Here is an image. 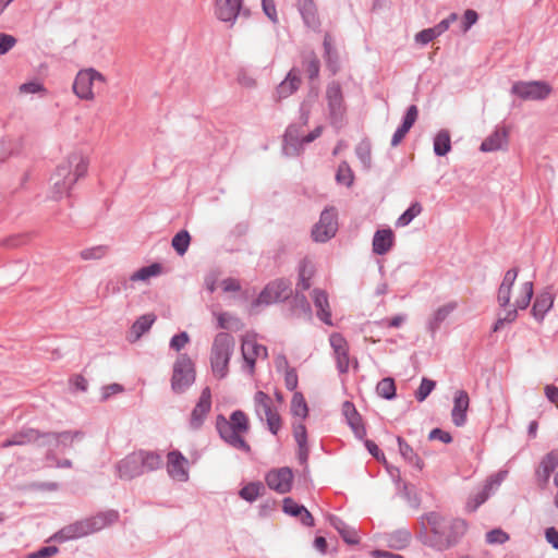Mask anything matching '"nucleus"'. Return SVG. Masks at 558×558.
<instances>
[{
    "instance_id": "nucleus-1",
    "label": "nucleus",
    "mask_w": 558,
    "mask_h": 558,
    "mask_svg": "<svg viewBox=\"0 0 558 558\" xmlns=\"http://www.w3.org/2000/svg\"><path fill=\"white\" fill-rule=\"evenodd\" d=\"M518 269H509L499 286L497 301L502 312L499 314L493 330L498 331L504 324L513 323L518 312L527 308L531 303L534 284L530 280L518 281Z\"/></svg>"
},
{
    "instance_id": "nucleus-2",
    "label": "nucleus",
    "mask_w": 558,
    "mask_h": 558,
    "mask_svg": "<svg viewBox=\"0 0 558 558\" xmlns=\"http://www.w3.org/2000/svg\"><path fill=\"white\" fill-rule=\"evenodd\" d=\"M466 527V522L462 519H448L433 511L422 515L417 538L425 546L444 551L459 542Z\"/></svg>"
},
{
    "instance_id": "nucleus-3",
    "label": "nucleus",
    "mask_w": 558,
    "mask_h": 558,
    "mask_svg": "<svg viewBox=\"0 0 558 558\" xmlns=\"http://www.w3.org/2000/svg\"><path fill=\"white\" fill-rule=\"evenodd\" d=\"M234 345V338L227 332H220L215 337L210 350V366L216 379L226 377Z\"/></svg>"
},
{
    "instance_id": "nucleus-4",
    "label": "nucleus",
    "mask_w": 558,
    "mask_h": 558,
    "mask_svg": "<svg viewBox=\"0 0 558 558\" xmlns=\"http://www.w3.org/2000/svg\"><path fill=\"white\" fill-rule=\"evenodd\" d=\"M89 160L82 151L70 153L56 168V173L75 184L87 173Z\"/></svg>"
},
{
    "instance_id": "nucleus-5",
    "label": "nucleus",
    "mask_w": 558,
    "mask_h": 558,
    "mask_svg": "<svg viewBox=\"0 0 558 558\" xmlns=\"http://www.w3.org/2000/svg\"><path fill=\"white\" fill-rule=\"evenodd\" d=\"M254 404L257 416L267 423L271 434L277 435L281 428V418L274 407L272 399L265 392L258 391L254 397Z\"/></svg>"
},
{
    "instance_id": "nucleus-6",
    "label": "nucleus",
    "mask_w": 558,
    "mask_h": 558,
    "mask_svg": "<svg viewBox=\"0 0 558 558\" xmlns=\"http://www.w3.org/2000/svg\"><path fill=\"white\" fill-rule=\"evenodd\" d=\"M96 82L106 83L105 76L97 70L89 68L81 70L74 80L73 92L84 100H94V85Z\"/></svg>"
},
{
    "instance_id": "nucleus-7",
    "label": "nucleus",
    "mask_w": 558,
    "mask_h": 558,
    "mask_svg": "<svg viewBox=\"0 0 558 558\" xmlns=\"http://www.w3.org/2000/svg\"><path fill=\"white\" fill-rule=\"evenodd\" d=\"M241 351L243 356V368L248 374L255 371V364L258 360H266L268 356L267 348L257 342L256 337L246 333L242 339Z\"/></svg>"
},
{
    "instance_id": "nucleus-8",
    "label": "nucleus",
    "mask_w": 558,
    "mask_h": 558,
    "mask_svg": "<svg viewBox=\"0 0 558 558\" xmlns=\"http://www.w3.org/2000/svg\"><path fill=\"white\" fill-rule=\"evenodd\" d=\"M511 92L523 100H542L549 96L551 87L542 81L517 82Z\"/></svg>"
},
{
    "instance_id": "nucleus-9",
    "label": "nucleus",
    "mask_w": 558,
    "mask_h": 558,
    "mask_svg": "<svg viewBox=\"0 0 558 558\" xmlns=\"http://www.w3.org/2000/svg\"><path fill=\"white\" fill-rule=\"evenodd\" d=\"M337 230V213L333 208H329L322 213L319 221L313 228L312 235L316 242H326L335 236Z\"/></svg>"
},
{
    "instance_id": "nucleus-10",
    "label": "nucleus",
    "mask_w": 558,
    "mask_h": 558,
    "mask_svg": "<svg viewBox=\"0 0 558 558\" xmlns=\"http://www.w3.org/2000/svg\"><path fill=\"white\" fill-rule=\"evenodd\" d=\"M293 478V472L288 466L272 469L265 475L267 486L271 490L281 495L287 494L292 489Z\"/></svg>"
},
{
    "instance_id": "nucleus-11",
    "label": "nucleus",
    "mask_w": 558,
    "mask_h": 558,
    "mask_svg": "<svg viewBox=\"0 0 558 558\" xmlns=\"http://www.w3.org/2000/svg\"><path fill=\"white\" fill-rule=\"evenodd\" d=\"M326 100L331 120L333 122L341 121L345 114L347 107L341 85L338 82L328 84L326 88Z\"/></svg>"
},
{
    "instance_id": "nucleus-12",
    "label": "nucleus",
    "mask_w": 558,
    "mask_h": 558,
    "mask_svg": "<svg viewBox=\"0 0 558 558\" xmlns=\"http://www.w3.org/2000/svg\"><path fill=\"white\" fill-rule=\"evenodd\" d=\"M290 284L286 280H276L270 282L260 292L256 304H271L288 299L291 294Z\"/></svg>"
},
{
    "instance_id": "nucleus-13",
    "label": "nucleus",
    "mask_w": 558,
    "mask_h": 558,
    "mask_svg": "<svg viewBox=\"0 0 558 558\" xmlns=\"http://www.w3.org/2000/svg\"><path fill=\"white\" fill-rule=\"evenodd\" d=\"M329 343L333 351V356L339 372L347 373L351 362L347 339L339 332H332L329 337Z\"/></svg>"
},
{
    "instance_id": "nucleus-14",
    "label": "nucleus",
    "mask_w": 558,
    "mask_h": 558,
    "mask_svg": "<svg viewBox=\"0 0 558 558\" xmlns=\"http://www.w3.org/2000/svg\"><path fill=\"white\" fill-rule=\"evenodd\" d=\"M194 362L186 354H181L174 362L172 384H191L195 380Z\"/></svg>"
},
{
    "instance_id": "nucleus-15",
    "label": "nucleus",
    "mask_w": 558,
    "mask_h": 558,
    "mask_svg": "<svg viewBox=\"0 0 558 558\" xmlns=\"http://www.w3.org/2000/svg\"><path fill=\"white\" fill-rule=\"evenodd\" d=\"M217 429L220 437L230 446L235 449L248 452L251 450L250 445L242 437V433L233 428L227 420L219 417L217 421Z\"/></svg>"
},
{
    "instance_id": "nucleus-16",
    "label": "nucleus",
    "mask_w": 558,
    "mask_h": 558,
    "mask_svg": "<svg viewBox=\"0 0 558 558\" xmlns=\"http://www.w3.org/2000/svg\"><path fill=\"white\" fill-rule=\"evenodd\" d=\"M186 465L187 459L180 451L173 450L167 454V472L172 480L186 482L189 480Z\"/></svg>"
},
{
    "instance_id": "nucleus-17",
    "label": "nucleus",
    "mask_w": 558,
    "mask_h": 558,
    "mask_svg": "<svg viewBox=\"0 0 558 558\" xmlns=\"http://www.w3.org/2000/svg\"><path fill=\"white\" fill-rule=\"evenodd\" d=\"M82 432H62V433H44L43 435V446L49 447V449H61L62 451L65 448L72 446L73 441L83 437Z\"/></svg>"
},
{
    "instance_id": "nucleus-18",
    "label": "nucleus",
    "mask_w": 558,
    "mask_h": 558,
    "mask_svg": "<svg viewBox=\"0 0 558 558\" xmlns=\"http://www.w3.org/2000/svg\"><path fill=\"white\" fill-rule=\"evenodd\" d=\"M118 475L122 480H132L143 472V466L137 451H134L122 459L116 466Z\"/></svg>"
},
{
    "instance_id": "nucleus-19",
    "label": "nucleus",
    "mask_w": 558,
    "mask_h": 558,
    "mask_svg": "<svg viewBox=\"0 0 558 558\" xmlns=\"http://www.w3.org/2000/svg\"><path fill=\"white\" fill-rule=\"evenodd\" d=\"M470 405V398L466 391L458 389L453 395V408L451 410L452 423L460 427L466 422V412Z\"/></svg>"
},
{
    "instance_id": "nucleus-20",
    "label": "nucleus",
    "mask_w": 558,
    "mask_h": 558,
    "mask_svg": "<svg viewBox=\"0 0 558 558\" xmlns=\"http://www.w3.org/2000/svg\"><path fill=\"white\" fill-rule=\"evenodd\" d=\"M211 408V393L207 386L203 391L191 414L190 424L194 429L199 428Z\"/></svg>"
},
{
    "instance_id": "nucleus-21",
    "label": "nucleus",
    "mask_w": 558,
    "mask_h": 558,
    "mask_svg": "<svg viewBox=\"0 0 558 558\" xmlns=\"http://www.w3.org/2000/svg\"><path fill=\"white\" fill-rule=\"evenodd\" d=\"M301 85V72L299 69H291L287 77L277 86L275 99L280 101L294 94Z\"/></svg>"
},
{
    "instance_id": "nucleus-22",
    "label": "nucleus",
    "mask_w": 558,
    "mask_h": 558,
    "mask_svg": "<svg viewBox=\"0 0 558 558\" xmlns=\"http://www.w3.org/2000/svg\"><path fill=\"white\" fill-rule=\"evenodd\" d=\"M342 415L345 417L348 425L359 439H363L366 436V429L363 424L360 413L356 411L354 404L350 401L342 403Z\"/></svg>"
},
{
    "instance_id": "nucleus-23",
    "label": "nucleus",
    "mask_w": 558,
    "mask_h": 558,
    "mask_svg": "<svg viewBox=\"0 0 558 558\" xmlns=\"http://www.w3.org/2000/svg\"><path fill=\"white\" fill-rule=\"evenodd\" d=\"M43 435L39 430L34 428H24L15 433L11 438L4 440L0 447L8 448L11 446H24L31 442H37L38 446H43Z\"/></svg>"
},
{
    "instance_id": "nucleus-24",
    "label": "nucleus",
    "mask_w": 558,
    "mask_h": 558,
    "mask_svg": "<svg viewBox=\"0 0 558 558\" xmlns=\"http://www.w3.org/2000/svg\"><path fill=\"white\" fill-rule=\"evenodd\" d=\"M558 466V450L548 452L541 461L536 470V478L541 487H545L551 473Z\"/></svg>"
},
{
    "instance_id": "nucleus-25",
    "label": "nucleus",
    "mask_w": 558,
    "mask_h": 558,
    "mask_svg": "<svg viewBox=\"0 0 558 558\" xmlns=\"http://www.w3.org/2000/svg\"><path fill=\"white\" fill-rule=\"evenodd\" d=\"M242 0H215V14L223 22H232L236 19Z\"/></svg>"
},
{
    "instance_id": "nucleus-26",
    "label": "nucleus",
    "mask_w": 558,
    "mask_h": 558,
    "mask_svg": "<svg viewBox=\"0 0 558 558\" xmlns=\"http://www.w3.org/2000/svg\"><path fill=\"white\" fill-rule=\"evenodd\" d=\"M509 129L507 126L498 128L486 137L481 144V150L484 153L496 151L508 145Z\"/></svg>"
},
{
    "instance_id": "nucleus-27",
    "label": "nucleus",
    "mask_w": 558,
    "mask_h": 558,
    "mask_svg": "<svg viewBox=\"0 0 558 558\" xmlns=\"http://www.w3.org/2000/svg\"><path fill=\"white\" fill-rule=\"evenodd\" d=\"M92 534L86 519L76 521L61 529L54 538L64 542L69 539L80 538Z\"/></svg>"
},
{
    "instance_id": "nucleus-28",
    "label": "nucleus",
    "mask_w": 558,
    "mask_h": 558,
    "mask_svg": "<svg viewBox=\"0 0 558 558\" xmlns=\"http://www.w3.org/2000/svg\"><path fill=\"white\" fill-rule=\"evenodd\" d=\"M282 510L291 517L299 518L301 523L305 526L314 525V518L312 513L304 506L296 504L290 497L283 499Z\"/></svg>"
},
{
    "instance_id": "nucleus-29",
    "label": "nucleus",
    "mask_w": 558,
    "mask_h": 558,
    "mask_svg": "<svg viewBox=\"0 0 558 558\" xmlns=\"http://www.w3.org/2000/svg\"><path fill=\"white\" fill-rule=\"evenodd\" d=\"M554 301H555V295L551 292H549L547 290L539 292L536 295L533 306H532V310H531L532 316L536 320L543 322L546 313H548L549 310L553 307Z\"/></svg>"
},
{
    "instance_id": "nucleus-30",
    "label": "nucleus",
    "mask_w": 558,
    "mask_h": 558,
    "mask_svg": "<svg viewBox=\"0 0 558 558\" xmlns=\"http://www.w3.org/2000/svg\"><path fill=\"white\" fill-rule=\"evenodd\" d=\"M313 302L316 307V314L320 320L331 326V311L329 306L328 295L324 290L315 289L312 292Z\"/></svg>"
},
{
    "instance_id": "nucleus-31",
    "label": "nucleus",
    "mask_w": 558,
    "mask_h": 558,
    "mask_svg": "<svg viewBox=\"0 0 558 558\" xmlns=\"http://www.w3.org/2000/svg\"><path fill=\"white\" fill-rule=\"evenodd\" d=\"M296 7L306 26L317 29L320 25V20L315 2L313 0H298Z\"/></svg>"
},
{
    "instance_id": "nucleus-32",
    "label": "nucleus",
    "mask_w": 558,
    "mask_h": 558,
    "mask_svg": "<svg viewBox=\"0 0 558 558\" xmlns=\"http://www.w3.org/2000/svg\"><path fill=\"white\" fill-rule=\"evenodd\" d=\"M119 520V512L116 510H108L99 512L94 517L86 518L87 524L92 533L98 532Z\"/></svg>"
},
{
    "instance_id": "nucleus-33",
    "label": "nucleus",
    "mask_w": 558,
    "mask_h": 558,
    "mask_svg": "<svg viewBox=\"0 0 558 558\" xmlns=\"http://www.w3.org/2000/svg\"><path fill=\"white\" fill-rule=\"evenodd\" d=\"M293 437L298 444V457L301 463H305L310 456V448L307 444L306 426L302 423H293Z\"/></svg>"
},
{
    "instance_id": "nucleus-34",
    "label": "nucleus",
    "mask_w": 558,
    "mask_h": 558,
    "mask_svg": "<svg viewBox=\"0 0 558 558\" xmlns=\"http://www.w3.org/2000/svg\"><path fill=\"white\" fill-rule=\"evenodd\" d=\"M393 244V233L390 229L378 230L373 239V251L376 254H386Z\"/></svg>"
},
{
    "instance_id": "nucleus-35",
    "label": "nucleus",
    "mask_w": 558,
    "mask_h": 558,
    "mask_svg": "<svg viewBox=\"0 0 558 558\" xmlns=\"http://www.w3.org/2000/svg\"><path fill=\"white\" fill-rule=\"evenodd\" d=\"M457 302L451 301L439 306L429 318L430 330H436L440 324L452 314V312L457 308Z\"/></svg>"
},
{
    "instance_id": "nucleus-36",
    "label": "nucleus",
    "mask_w": 558,
    "mask_h": 558,
    "mask_svg": "<svg viewBox=\"0 0 558 558\" xmlns=\"http://www.w3.org/2000/svg\"><path fill=\"white\" fill-rule=\"evenodd\" d=\"M137 452L144 473L156 471L162 465V456L159 452L146 450H138Z\"/></svg>"
},
{
    "instance_id": "nucleus-37",
    "label": "nucleus",
    "mask_w": 558,
    "mask_h": 558,
    "mask_svg": "<svg viewBox=\"0 0 558 558\" xmlns=\"http://www.w3.org/2000/svg\"><path fill=\"white\" fill-rule=\"evenodd\" d=\"M275 366L278 373L282 374L286 384H298V373L295 368L289 365L284 355H278L275 359Z\"/></svg>"
},
{
    "instance_id": "nucleus-38",
    "label": "nucleus",
    "mask_w": 558,
    "mask_h": 558,
    "mask_svg": "<svg viewBox=\"0 0 558 558\" xmlns=\"http://www.w3.org/2000/svg\"><path fill=\"white\" fill-rule=\"evenodd\" d=\"M397 440L399 445V451L403 459L421 471L424 468L423 460L415 453L413 448L402 437H398Z\"/></svg>"
},
{
    "instance_id": "nucleus-39",
    "label": "nucleus",
    "mask_w": 558,
    "mask_h": 558,
    "mask_svg": "<svg viewBox=\"0 0 558 558\" xmlns=\"http://www.w3.org/2000/svg\"><path fill=\"white\" fill-rule=\"evenodd\" d=\"M330 524L339 532L343 541L348 544H357L359 536L354 529L348 526L341 519L337 517L330 518Z\"/></svg>"
},
{
    "instance_id": "nucleus-40",
    "label": "nucleus",
    "mask_w": 558,
    "mask_h": 558,
    "mask_svg": "<svg viewBox=\"0 0 558 558\" xmlns=\"http://www.w3.org/2000/svg\"><path fill=\"white\" fill-rule=\"evenodd\" d=\"M50 183L54 198L68 195L71 189L75 185L73 183H68L66 178H62L56 172L51 175Z\"/></svg>"
},
{
    "instance_id": "nucleus-41",
    "label": "nucleus",
    "mask_w": 558,
    "mask_h": 558,
    "mask_svg": "<svg viewBox=\"0 0 558 558\" xmlns=\"http://www.w3.org/2000/svg\"><path fill=\"white\" fill-rule=\"evenodd\" d=\"M451 149V138L447 130L439 131L434 138V151L437 156H445Z\"/></svg>"
},
{
    "instance_id": "nucleus-42",
    "label": "nucleus",
    "mask_w": 558,
    "mask_h": 558,
    "mask_svg": "<svg viewBox=\"0 0 558 558\" xmlns=\"http://www.w3.org/2000/svg\"><path fill=\"white\" fill-rule=\"evenodd\" d=\"M265 492V487L260 482H251L241 488L239 495L242 499L253 502Z\"/></svg>"
},
{
    "instance_id": "nucleus-43",
    "label": "nucleus",
    "mask_w": 558,
    "mask_h": 558,
    "mask_svg": "<svg viewBox=\"0 0 558 558\" xmlns=\"http://www.w3.org/2000/svg\"><path fill=\"white\" fill-rule=\"evenodd\" d=\"M291 413L302 420L308 415V407L304 396L301 392H294L291 400Z\"/></svg>"
},
{
    "instance_id": "nucleus-44",
    "label": "nucleus",
    "mask_w": 558,
    "mask_h": 558,
    "mask_svg": "<svg viewBox=\"0 0 558 558\" xmlns=\"http://www.w3.org/2000/svg\"><path fill=\"white\" fill-rule=\"evenodd\" d=\"M411 541V533L408 530H398L389 534L388 543L389 546L395 549L405 548Z\"/></svg>"
},
{
    "instance_id": "nucleus-45",
    "label": "nucleus",
    "mask_w": 558,
    "mask_h": 558,
    "mask_svg": "<svg viewBox=\"0 0 558 558\" xmlns=\"http://www.w3.org/2000/svg\"><path fill=\"white\" fill-rule=\"evenodd\" d=\"M156 320V316L154 314H146L141 316L132 326V333L135 336V339H138L143 333L148 331L153 324Z\"/></svg>"
},
{
    "instance_id": "nucleus-46",
    "label": "nucleus",
    "mask_w": 558,
    "mask_h": 558,
    "mask_svg": "<svg viewBox=\"0 0 558 558\" xmlns=\"http://www.w3.org/2000/svg\"><path fill=\"white\" fill-rule=\"evenodd\" d=\"M492 484H486L480 492L475 493L470 497L466 504L469 511H475L481 505H483L489 497Z\"/></svg>"
},
{
    "instance_id": "nucleus-47",
    "label": "nucleus",
    "mask_w": 558,
    "mask_h": 558,
    "mask_svg": "<svg viewBox=\"0 0 558 558\" xmlns=\"http://www.w3.org/2000/svg\"><path fill=\"white\" fill-rule=\"evenodd\" d=\"M423 210L420 203H413L396 221L397 227L408 226L415 217H417Z\"/></svg>"
},
{
    "instance_id": "nucleus-48",
    "label": "nucleus",
    "mask_w": 558,
    "mask_h": 558,
    "mask_svg": "<svg viewBox=\"0 0 558 558\" xmlns=\"http://www.w3.org/2000/svg\"><path fill=\"white\" fill-rule=\"evenodd\" d=\"M160 272H161V266L159 264H153V265L143 267V268L138 269L137 271H135L131 276V280L132 281H140V280L144 281V280L149 279L150 277H155V276L159 275Z\"/></svg>"
},
{
    "instance_id": "nucleus-49",
    "label": "nucleus",
    "mask_w": 558,
    "mask_h": 558,
    "mask_svg": "<svg viewBox=\"0 0 558 558\" xmlns=\"http://www.w3.org/2000/svg\"><path fill=\"white\" fill-rule=\"evenodd\" d=\"M190 241L191 238L189 232L185 230L180 231L172 239V247L178 254L183 255L189 248Z\"/></svg>"
},
{
    "instance_id": "nucleus-50",
    "label": "nucleus",
    "mask_w": 558,
    "mask_h": 558,
    "mask_svg": "<svg viewBox=\"0 0 558 558\" xmlns=\"http://www.w3.org/2000/svg\"><path fill=\"white\" fill-rule=\"evenodd\" d=\"M228 422L233 428L240 430L241 433H246L248 429L247 416L240 410L234 411L230 416V421Z\"/></svg>"
},
{
    "instance_id": "nucleus-51",
    "label": "nucleus",
    "mask_w": 558,
    "mask_h": 558,
    "mask_svg": "<svg viewBox=\"0 0 558 558\" xmlns=\"http://www.w3.org/2000/svg\"><path fill=\"white\" fill-rule=\"evenodd\" d=\"M108 247L105 245H98L88 247L80 252V257L83 260L101 259L107 255Z\"/></svg>"
},
{
    "instance_id": "nucleus-52",
    "label": "nucleus",
    "mask_w": 558,
    "mask_h": 558,
    "mask_svg": "<svg viewBox=\"0 0 558 558\" xmlns=\"http://www.w3.org/2000/svg\"><path fill=\"white\" fill-rule=\"evenodd\" d=\"M314 269L308 263H303L300 270V281L298 287L302 290H307L311 287V278L313 277Z\"/></svg>"
},
{
    "instance_id": "nucleus-53",
    "label": "nucleus",
    "mask_w": 558,
    "mask_h": 558,
    "mask_svg": "<svg viewBox=\"0 0 558 558\" xmlns=\"http://www.w3.org/2000/svg\"><path fill=\"white\" fill-rule=\"evenodd\" d=\"M304 69L311 80L317 78L319 74V61L314 53L304 60Z\"/></svg>"
},
{
    "instance_id": "nucleus-54",
    "label": "nucleus",
    "mask_w": 558,
    "mask_h": 558,
    "mask_svg": "<svg viewBox=\"0 0 558 558\" xmlns=\"http://www.w3.org/2000/svg\"><path fill=\"white\" fill-rule=\"evenodd\" d=\"M336 179L338 183L350 186L353 182V173L348 163L342 162L337 171Z\"/></svg>"
},
{
    "instance_id": "nucleus-55",
    "label": "nucleus",
    "mask_w": 558,
    "mask_h": 558,
    "mask_svg": "<svg viewBox=\"0 0 558 558\" xmlns=\"http://www.w3.org/2000/svg\"><path fill=\"white\" fill-rule=\"evenodd\" d=\"M356 154L365 167H369L372 150L371 145L367 142H362L356 147Z\"/></svg>"
},
{
    "instance_id": "nucleus-56",
    "label": "nucleus",
    "mask_w": 558,
    "mask_h": 558,
    "mask_svg": "<svg viewBox=\"0 0 558 558\" xmlns=\"http://www.w3.org/2000/svg\"><path fill=\"white\" fill-rule=\"evenodd\" d=\"M509 539V535L500 529H495L486 534L488 544H504Z\"/></svg>"
},
{
    "instance_id": "nucleus-57",
    "label": "nucleus",
    "mask_w": 558,
    "mask_h": 558,
    "mask_svg": "<svg viewBox=\"0 0 558 558\" xmlns=\"http://www.w3.org/2000/svg\"><path fill=\"white\" fill-rule=\"evenodd\" d=\"M21 94H36L46 92L44 85L38 81L27 82L20 86Z\"/></svg>"
},
{
    "instance_id": "nucleus-58",
    "label": "nucleus",
    "mask_w": 558,
    "mask_h": 558,
    "mask_svg": "<svg viewBox=\"0 0 558 558\" xmlns=\"http://www.w3.org/2000/svg\"><path fill=\"white\" fill-rule=\"evenodd\" d=\"M219 327L222 329L232 328L233 325H240V320L228 313H220L217 315Z\"/></svg>"
},
{
    "instance_id": "nucleus-59",
    "label": "nucleus",
    "mask_w": 558,
    "mask_h": 558,
    "mask_svg": "<svg viewBox=\"0 0 558 558\" xmlns=\"http://www.w3.org/2000/svg\"><path fill=\"white\" fill-rule=\"evenodd\" d=\"M189 335L185 331H183L172 337L170 341V347L175 351H180L189 343Z\"/></svg>"
},
{
    "instance_id": "nucleus-60",
    "label": "nucleus",
    "mask_w": 558,
    "mask_h": 558,
    "mask_svg": "<svg viewBox=\"0 0 558 558\" xmlns=\"http://www.w3.org/2000/svg\"><path fill=\"white\" fill-rule=\"evenodd\" d=\"M457 20H458V14L457 13H451V14L448 15V17H446L445 20L439 22L436 26H434L433 28L436 32L437 36H440L442 33L448 31L450 25L452 23H454Z\"/></svg>"
},
{
    "instance_id": "nucleus-61",
    "label": "nucleus",
    "mask_w": 558,
    "mask_h": 558,
    "mask_svg": "<svg viewBox=\"0 0 558 558\" xmlns=\"http://www.w3.org/2000/svg\"><path fill=\"white\" fill-rule=\"evenodd\" d=\"M428 438L430 440H439L444 444H450L452 441V436L440 428H434L430 430Z\"/></svg>"
},
{
    "instance_id": "nucleus-62",
    "label": "nucleus",
    "mask_w": 558,
    "mask_h": 558,
    "mask_svg": "<svg viewBox=\"0 0 558 558\" xmlns=\"http://www.w3.org/2000/svg\"><path fill=\"white\" fill-rule=\"evenodd\" d=\"M437 36L436 32L434 31V28H426V29H423L421 31L420 33H417L415 35V40L422 45H426L428 44L429 41H432L433 39H435Z\"/></svg>"
},
{
    "instance_id": "nucleus-63",
    "label": "nucleus",
    "mask_w": 558,
    "mask_h": 558,
    "mask_svg": "<svg viewBox=\"0 0 558 558\" xmlns=\"http://www.w3.org/2000/svg\"><path fill=\"white\" fill-rule=\"evenodd\" d=\"M478 15L474 10H466L463 16L462 32L466 33L477 22Z\"/></svg>"
},
{
    "instance_id": "nucleus-64",
    "label": "nucleus",
    "mask_w": 558,
    "mask_h": 558,
    "mask_svg": "<svg viewBox=\"0 0 558 558\" xmlns=\"http://www.w3.org/2000/svg\"><path fill=\"white\" fill-rule=\"evenodd\" d=\"M58 553V547L56 546H46L41 547L35 553L29 554L26 558H49Z\"/></svg>"
}]
</instances>
